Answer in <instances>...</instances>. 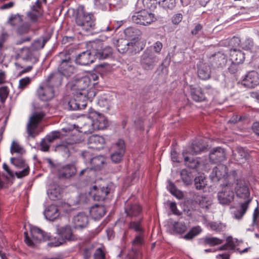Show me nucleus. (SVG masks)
Here are the masks:
<instances>
[{"label": "nucleus", "instance_id": "obj_54", "mask_svg": "<svg viewBox=\"0 0 259 259\" xmlns=\"http://www.w3.org/2000/svg\"><path fill=\"white\" fill-rule=\"evenodd\" d=\"M109 0H95V5L98 9L105 11L107 9Z\"/></svg>", "mask_w": 259, "mask_h": 259}, {"label": "nucleus", "instance_id": "obj_6", "mask_svg": "<svg viewBox=\"0 0 259 259\" xmlns=\"http://www.w3.org/2000/svg\"><path fill=\"white\" fill-rule=\"evenodd\" d=\"M57 236L55 237L57 239L48 243L50 247L59 246L67 241H74L76 240V236L73 234L71 227L66 225L63 227L58 226L56 229Z\"/></svg>", "mask_w": 259, "mask_h": 259}, {"label": "nucleus", "instance_id": "obj_16", "mask_svg": "<svg viewBox=\"0 0 259 259\" xmlns=\"http://www.w3.org/2000/svg\"><path fill=\"white\" fill-rule=\"evenodd\" d=\"M230 175L231 174L228 175L227 166L224 164H220L213 169L210 174V177L212 181H219L222 179L226 180L227 177H229L230 179H232V177L230 178Z\"/></svg>", "mask_w": 259, "mask_h": 259}, {"label": "nucleus", "instance_id": "obj_27", "mask_svg": "<svg viewBox=\"0 0 259 259\" xmlns=\"http://www.w3.org/2000/svg\"><path fill=\"white\" fill-rule=\"evenodd\" d=\"M60 213L56 205L51 204L48 206L45 211L47 219L53 221L59 216Z\"/></svg>", "mask_w": 259, "mask_h": 259}, {"label": "nucleus", "instance_id": "obj_43", "mask_svg": "<svg viewBox=\"0 0 259 259\" xmlns=\"http://www.w3.org/2000/svg\"><path fill=\"white\" fill-rule=\"evenodd\" d=\"M174 231L177 234H182L187 230V227L184 222H175L173 224Z\"/></svg>", "mask_w": 259, "mask_h": 259}, {"label": "nucleus", "instance_id": "obj_7", "mask_svg": "<svg viewBox=\"0 0 259 259\" xmlns=\"http://www.w3.org/2000/svg\"><path fill=\"white\" fill-rule=\"evenodd\" d=\"M31 237L27 232H24L25 243L29 247H34L35 245L42 240L50 239V236L46 232L36 227H32L30 230Z\"/></svg>", "mask_w": 259, "mask_h": 259}, {"label": "nucleus", "instance_id": "obj_3", "mask_svg": "<svg viewBox=\"0 0 259 259\" xmlns=\"http://www.w3.org/2000/svg\"><path fill=\"white\" fill-rule=\"evenodd\" d=\"M90 80L88 77H84L78 80L72 88V94L74 96H76L79 100L84 101L89 100L92 101L96 95V93L93 90H90ZM84 105L85 103L82 104Z\"/></svg>", "mask_w": 259, "mask_h": 259}, {"label": "nucleus", "instance_id": "obj_44", "mask_svg": "<svg viewBox=\"0 0 259 259\" xmlns=\"http://www.w3.org/2000/svg\"><path fill=\"white\" fill-rule=\"evenodd\" d=\"M48 40V38L44 37L36 39L32 44L31 47L33 49L36 50L42 49L44 48Z\"/></svg>", "mask_w": 259, "mask_h": 259}, {"label": "nucleus", "instance_id": "obj_14", "mask_svg": "<svg viewBox=\"0 0 259 259\" xmlns=\"http://www.w3.org/2000/svg\"><path fill=\"white\" fill-rule=\"evenodd\" d=\"M225 185L223 190L218 193V198L220 203L229 204L234 200V194L230 188V183L226 184Z\"/></svg>", "mask_w": 259, "mask_h": 259}, {"label": "nucleus", "instance_id": "obj_39", "mask_svg": "<svg viewBox=\"0 0 259 259\" xmlns=\"http://www.w3.org/2000/svg\"><path fill=\"white\" fill-rule=\"evenodd\" d=\"M141 221H131L128 224L129 229L133 230L139 234H143L144 232V229L143 228Z\"/></svg>", "mask_w": 259, "mask_h": 259}, {"label": "nucleus", "instance_id": "obj_49", "mask_svg": "<svg viewBox=\"0 0 259 259\" xmlns=\"http://www.w3.org/2000/svg\"><path fill=\"white\" fill-rule=\"evenodd\" d=\"M10 150L12 154L17 153L22 155L25 152L24 149L17 142L15 141H13L11 144Z\"/></svg>", "mask_w": 259, "mask_h": 259}, {"label": "nucleus", "instance_id": "obj_38", "mask_svg": "<svg viewBox=\"0 0 259 259\" xmlns=\"http://www.w3.org/2000/svg\"><path fill=\"white\" fill-rule=\"evenodd\" d=\"M181 179L186 185H190L192 183L193 177L192 174L186 169H183L180 173Z\"/></svg>", "mask_w": 259, "mask_h": 259}, {"label": "nucleus", "instance_id": "obj_48", "mask_svg": "<svg viewBox=\"0 0 259 259\" xmlns=\"http://www.w3.org/2000/svg\"><path fill=\"white\" fill-rule=\"evenodd\" d=\"M158 3L163 8L170 10L173 9L176 5V0H160Z\"/></svg>", "mask_w": 259, "mask_h": 259}, {"label": "nucleus", "instance_id": "obj_35", "mask_svg": "<svg viewBox=\"0 0 259 259\" xmlns=\"http://www.w3.org/2000/svg\"><path fill=\"white\" fill-rule=\"evenodd\" d=\"M130 43L126 39H120L117 41V49L120 53L127 51Z\"/></svg>", "mask_w": 259, "mask_h": 259}, {"label": "nucleus", "instance_id": "obj_58", "mask_svg": "<svg viewBox=\"0 0 259 259\" xmlns=\"http://www.w3.org/2000/svg\"><path fill=\"white\" fill-rule=\"evenodd\" d=\"M31 82V79L29 77H25L21 79L19 81V88L25 89Z\"/></svg>", "mask_w": 259, "mask_h": 259}, {"label": "nucleus", "instance_id": "obj_61", "mask_svg": "<svg viewBox=\"0 0 259 259\" xmlns=\"http://www.w3.org/2000/svg\"><path fill=\"white\" fill-rule=\"evenodd\" d=\"M8 90L6 87H3L0 88V98L2 102H4L8 95Z\"/></svg>", "mask_w": 259, "mask_h": 259}, {"label": "nucleus", "instance_id": "obj_56", "mask_svg": "<svg viewBox=\"0 0 259 259\" xmlns=\"http://www.w3.org/2000/svg\"><path fill=\"white\" fill-rule=\"evenodd\" d=\"M40 15V12L35 9H33L27 14L28 18L33 22H36Z\"/></svg>", "mask_w": 259, "mask_h": 259}, {"label": "nucleus", "instance_id": "obj_13", "mask_svg": "<svg viewBox=\"0 0 259 259\" xmlns=\"http://www.w3.org/2000/svg\"><path fill=\"white\" fill-rule=\"evenodd\" d=\"M37 93L38 98L44 101L51 100L55 96L54 88L46 82L39 87L37 90Z\"/></svg>", "mask_w": 259, "mask_h": 259}, {"label": "nucleus", "instance_id": "obj_19", "mask_svg": "<svg viewBox=\"0 0 259 259\" xmlns=\"http://www.w3.org/2000/svg\"><path fill=\"white\" fill-rule=\"evenodd\" d=\"M95 60L92 49L91 50L84 51L78 55L76 57L75 62L77 64L85 66L94 62Z\"/></svg>", "mask_w": 259, "mask_h": 259}, {"label": "nucleus", "instance_id": "obj_59", "mask_svg": "<svg viewBox=\"0 0 259 259\" xmlns=\"http://www.w3.org/2000/svg\"><path fill=\"white\" fill-rule=\"evenodd\" d=\"M143 3L145 8L153 9L156 7L157 0H143Z\"/></svg>", "mask_w": 259, "mask_h": 259}, {"label": "nucleus", "instance_id": "obj_18", "mask_svg": "<svg viewBox=\"0 0 259 259\" xmlns=\"http://www.w3.org/2000/svg\"><path fill=\"white\" fill-rule=\"evenodd\" d=\"M76 172L77 169L74 164H67L59 168L58 177L59 178L69 179L73 177Z\"/></svg>", "mask_w": 259, "mask_h": 259}, {"label": "nucleus", "instance_id": "obj_50", "mask_svg": "<svg viewBox=\"0 0 259 259\" xmlns=\"http://www.w3.org/2000/svg\"><path fill=\"white\" fill-rule=\"evenodd\" d=\"M10 160L13 164L18 168H22L27 165L25 163V160L21 156L18 157H12Z\"/></svg>", "mask_w": 259, "mask_h": 259}, {"label": "nucleus", "instance_id": "obj_51", "mask_svg": "<svg viewBox=\"0 0 259 259\" xmlns=\"http://www.w3.org/2000/svg\"><path fill=\"white\" fill-rule=\"evenodd\" d=\"M137 30L130 27L126 28L124 31L125 37L128 39H134L137 35Z\"/></svg>", "mask_w": 259, "mask_h": 259}, {"label": "nucleus", "instance_id": "obj_47", "mask_svg": "<svg viewBox=\"0 0 259 259\" xmlns=\"http://www.w3.org/2000/svg\"><path fill=\"white\" fill-rule=\"evenodd\" d=\"M209 226L212 230L217 232L224 231L226 228V225L221 222H211Z\"/></svg>", "mask_w": 259, "mask_h": 259}, {"label": "nucleus", "instance_id": "obj_53", "mask_svg": "<svg viewBox=\"0 0 259 259\" xmlns=\"http://www.w3.org/2000/svg\"><path fill=\"white\" fill-rule=\"evenodd\" d=\"M22 18L19 15H12L9 20V23L13 26H19L22 23Z\"/></svg>", "mask_w": 259, "mask_h": 259}, {"label": "nucleus", "instance_id": "obj_33", "mask_svg": "<svg viewBox=\"0 0 259 259\" xmlns=\"http://www.w3.org/2000/svg\"><path fill=\"white\" fill-rule=\"evenodd\" d=\"M104 163V159L103 156H98L92 158L91 159L90 163L92 165V168H93L95 170H99L101 169Z\"/></svg>", "mask_w": 259, "mask_h": 259}, {"label": "nucleus", "instance_id": "obj_20", "mask_svg": "<svg viewBox=\"0 0 259 259\" xmlns=\"http://www.w3.org/2000/svg\"><path fill=\"white\" fill-rule=\"evenodd\" d=\"M211 65L214 67L222 68L225 67L227 63L228 58L226 55L218 52L212 55L210 58Z\"/></svg>", "mask_w": 259, "mask_h": 259}, {"label": "nucleus", "instance_id": "obj_23", "mask_svg": "<svg viewBox=\"0 0 259 259\" xmlns=\"http://www.w3.org/2000/svg\"><path fill=\"white\" fill-rule=\"evenodd\" d=\"M190 94L192 99L195 102H200L205 100V96L199 87H195L190 85Z\"/></svg>", "mask_w": 259, "mask_h": 259}, {"label": "nucleus", "instance_id": "obj_10", "mask_svg": "<svg viewBox=\"0 0 259 259\" xmlns=\"http://www.w3.org/2000/svg\"><path fill=\"white\" fill-rule=\"evenodd\" d=\"M158 61V58L156 55L148 50L145 51L141 57V65L145 70L153 69Z\"/></svg>", "mask_w": 259, "mask_h": 259}, {"label": "nucleus", "instance_id": "obj_22", "mask_svg": "<svg viewBox=\"0 0 259 259\" xmlns=\"http://www.w3.org/2000/svg\"><path fill=\"white\" fill-rule=\"evenodd\" d=\"M209 159L214 163L225 160L226 154L224 149L220 147L213 148L210 152Z\"/></svg>", "mask_w": 259, "mask_h": 259}, {"label": "nucleus", "instance_id": "obj_9", "mask_svg": "<svg viewBox=\"0 0 259 259\" xmlns=\"http://www.w3.org/2000/svg\"><path fill=\"white\" fill-rule=\"evenodd\" d=\"M133 22L142 25H148L155 22L157 19L155 15L147 10H143L135 12L132 16Z\"/></svg>", "mask_w": 259, "mask_h": 259}, {"label": "nucleus", "instance_id": "obj_41", "mask_svg": "<svg viewBox=\"0 0 259 259\" xmlns=\"http://www.w3.org/2000/svg\"><path fill=\"white\" fill-rule=\"evenodd\" d=\"M167 189L169 192L177 198L181 199L183 197V194L182 192L178 190L172 182L170 181L168 182Z\"/></svg>", "mask_w": 259, "mask_h": 259}, {"label": "nucleus", "instance_id": "obj_1", "mask_svg": "<svg viewBox=\"0 0 259 259\" xmlns=\"http://www.w3.org/2000/svg\"><path fill=\"white\" fill-rule=\"evenodd\" d=\"M229 177L230 178L232 177L234 181V189L236 196L241 198H247L245 201L240 204L239 208L234 212V218L240 220L246 212L251 201V199L249 198L250 190L248 183L245 180L241 173L236 170L232 171Z\"/></svg>", "mask_w": 259, "mask_h": 259}, {"label": "nucleus", "instance_id": "obj_31", "mask_svg": "<svg viewBox=\"0 0 259 259\" xmlns=\"http://www.w3.org/2000/svg\"><path fill=\"white\" fill-rule=\"evenodd\" d=\"M75 98L73 99L70 100L68 102V106L70 110H77L78 109H81L82 108L81 106L83 107V108H84L87 106V101H84V103H85L84 105H82V104H83V101L80 100L79 101L77 99L76 96H74Z\"/></svg>", "mask_w": 259, "mask_h": 259}, {"label": "nucleus", "instance_id": "obj_37", "mask_svg": "<svg viewBox=\"0 0 259 259\" xmlns=\"http://www.w3.org/2000/svg\"><path fill=\"white\" fill-rule=\"evenodd\" d=\"M198 76L202 80H207L210 77V71L208 67H201L198 69Z\"/></svg>", "mask_w": 259, "mask_h": 259}, {"label": "nucleus", "instance_id": "obj_8", "mask_svg": "<svg viewBox=\"0 0 259 259\" xmlns=\"http://www.w3.org/2000/svg\"><path fill=\"white\" fill-rule=\"evenodd\" d=\"M91 47L92 54L95 56V59H105L111 57L112 55V48L109 46H104L103 42L100 40L92 42Z\"/></svg>", "mask_w": 259, "mask_h": 259}, {"label": "nucleus", "instance_id": "obj_42", "mask_svg": "<svg viewBox=\"0 0 259 259\" xmlns=\"http://www.w3.org/2000/svg\"><path fill=\"white\" fill-rule=\"evenodd\" d=\"M234 155L235 158L237 161L243 159H247L249 157L247 151L242 147L237 148Z\"/></svg>", "mask_w": 259, "mask_h": 259}, {"label": "nucleus", "instance_id": "obj_29", "mask_svg": "<svg viewBox=\"0 0 259 259\" xmlns=\"http://www.w3.org/2000/svg\"><path fill=\"white\" fill-rule=\"evenodd\" d=\"M60 75L61 74L58 71L52 73L48 77L45 82L49 84L50 85H52L53 88L54 86L60 85L62 82V78Z\"/></svg>", "mask_w": 259, "mask_h": 259}, {"label": "nucleus", "instance_id": "obj_25", "mask_svg": "<svg viewBox=\"0 0 259 259\" xmlns=\"http://www.w3.org/2000/svg\"><path fill=\"white\" fill-rule=\"evenodd\" d=\"M89 218L84 212H80L73 218V223L76 228H84L88 224Z\"/></svg>", "mask_w": 259, "mask_h": 259}, {"label": "nucleus", "instance_id": "obj_64", "mask_svg": "<svg viewBox=\"0 0 259 259\" xmlns=\"http://www.w3.org/2000/svg\"><path fill=\"white\" fill-rule=\"evenodd\" d=\"M50 198L52 200H56L60 197L59 190L54 189L52 190L49 194Z\"/></svg>", "mask_w": 259, "mask_h": 259}, {"label": "nucleus", "instance_id": "obj_24", "mask_svg": "<svg viewBox=\"0 0 259 259\" xmlns=\"http://www.w3.org/2000/svg\"><path fill=\"white\" fill-rule=\"evenodd\" d=\"M106 208L102 205L95 204L92 206L90 210V213L94 220H99L102 218L106 213Z\"/></svg>", "mask_w": 259, "mask_h": 259}, {"label": "nucleus", "instance_id": "obj_55", "mask_svg": "<svg viewBox=\"0 0 259 259\" xmlns=\"http://www.w3.org/2000/svg\"><path fill=\"white\" fill-rule=\"evenodd\" d=\"M60 137L61 134L59 132L54 131L46 136V140L49 143H51L53 142L55 140L60 138Z\"/></svg>", "mask_w": 259, "mask_h": 259}, {"label": "nucleus", "instance_id": "obj_40", "mask_svg": "<svg viewBox=\"0 0 259 259\" xmlns=\"http://www.w3.org/2000/svg\"><path fill=\"white\" fill-rule=\"evenodd\" d=\"M195 201L198 203L202 208H208L211 204V202L205 195H197L195 198Z\"/></svg>", "mask_w": 259, "mask_h": 259}, {"label": "nucleus", "instance_id": "obj_2", "mask_svg": "<svg viewBox=\"0 0 259 259\" xmlns=\"http://www.w3.org/2000/svg\"><path fill=\"white\" fill-rule=\"evenodd\" d=\"M75 22L79 33L91 32L96 28V18L93 13L87 12L84 7L80 6L75 14Z\"/></svg>", "mask_w": 259, "mask_h": 259}, {"label": "nucleus", "instance_id": "obj_34", "mask_svg": "<svg viewBox=\"0 0 259 259\" xmlns=\"http://www.w3.org/2000/svg\"><path fill=\"white\" fill-rule=\"evenodd\" d=\"M203 243L204 245H208L210 246H214L221 244L223 243V240L217 237H205L202 239Z\"/></svg>", "mask_w": 259, "mask_h": 259}, {"label": "nucleus", "instance_id": "obj_4", "mask_svg": "<svg viewBox=\"0 0 259 259\" xmlns=\"http://www.w3.org/2000/svg\"><path fill=\"white\" fill-rule=\"evenodd\" d=\"M206 149V145L202 140L194 141L189 148V150H185L182 155L185 164L190 168H196L200 164L198 157L193 158L194 154H198Z\"/></svg>", "mask_w": 259, "mask_h": 259}, {"label": "nucleus", "instance_id": "obj_63", "mask_svg": "<svg viewBox=\"0 0 259 259\" xmlns=\"http://www.w3.org/2000/svg\"><path fill=\"white\" fill-rule=\"evenodd\" d=\"M95 259H105V253L101 248H98L96 250L94 254Z\"/></svg>", "mask_w": 259, "mask_h": 259}, {"label": "nucleus", "instance_id": "obj_45", "mask_svg": "<svg viewBox=\"0 0 259 259\" xmlns=\"http://www.w3.org/2000/svg\"><path fill=\"white\" fill-rule=\"evenodd\" d=\"M194 185L197 190L203 189L206 185V180L204 176H200L194 179Z\"/></svg>", "mask_w": 259, "mask_h": 259}, {"label": "nucleus", "instance_id": "obj_36", "mask_svg": "<svg viewBox=\"0 0 259 259\" xmlns=\"http://www.w3.org/2000/svg\"><path fill=\"white\" fill-rule=\"evenodd\" d=\"M98 104L101 107L108 110L111 106V101L110 97L106 95L100 97L98 99Z\"/></svg>", "mask_w": 259, "mask_h": 259}, {"label": "nucleus", "instance_id": "obj_28", "mask_svg": "<svg viewBox=\"0 0 259 259\" xmlns=\"http://www.w3.org/2000/svg\"><path fill=\"white\" fill-rule=\"evenodd\" d=\"M202 231L203 229L201 226L199 225L194 226L183 237V238L186 240H192L195 237L200 234Z\"/></svg>", "mask_w": 259, "mask_h": 259}, {"label": "nucleus", "instance_id": "obj_60", "mask_svg": "<svg viewBox=\"0 0 259 259\" xmlns=\"http://www.w3.org/2000/svg\"><path fill=\"white\" fill-rule=\"evenodd\" d=\"M93 248L91 246L83 248L82 254L84 259H89L92 255Z\"/></svg>", "mask_w": 259, "mask_h": 259}, {"label": "nucleus", "instance_id": "obj_32", "mask_svg": "<svg viewBox=\"0 0 259 259\" xmlns=\"http://www.w3.org/2000/svg\"><path fill=\"white\" fill-rule=\"evenodd\" d=\"M96 170L92 167H87L81 170L78 174L79 177L82 178L83 176L86 178L87 180H91L94 178L96 175Z\"/></svg>", "mask_w": 259, "mask_h": 259}, {"label": "nucleus", "instance_id": "obj_15", "mask_svg": "<svg viewBox=\"0 0 259 259\" xmlns=\"http://www.w3.org/2000/svg\"><path fill=\"white\" fill-rule=\"evenodd\" d=\"M125 152V145L123 140L119 139L114 147V151L111 155V160L116 163L122 159Z\"/></svg>", "mask_w": 259, "mask_h": 259}, {"label": "nucleus", "instance_id": "obj_52", "mask_svg": "<svg viewBox=\"0 0 259 259\" xmlns=\"http://www.w3.org/2000/svg\"><path fill=\"white\" fill-rule=\"evenodd\" d=\"M20 57L25 60H31L32 57V53L28 48L22 49L20 54Z\"/></svg>", "mask_w": 259, "mask_h": 259}, {"label": "nucleus", "instance_id": "obj_11", "mask_svg": "<svg viewBox=\"0 0 259 259\" xmlns=\"http://www.w3.org/2000/svg\"><path fill=\"white\" fill-rule=\"evenodd\" d=\"M90 115L94 118L92 126L93 128L89 132L92 133L93 131L96 130H103L108 125V120L107 118L102 114L97 111L91 112Z\"/></svg>", "mask_w": 259, "mask_h": 259}, {"label": "nucleus", "instance_id": "obj_57", "mask_svg": "<svg viewBox=\"0 0 259 259\" xmlns=\"http://www.w3.org/2000/svg\"><path fill=\"white\" fill-rule=\"evenodd\" d=\"M24 168L21 171H17L15 172V175L18 178H22L26 176H28L29 174L30 168L29 166L26 165L25 166L23 167Z\"/></svg>", "mask_w": 259, "mask_h": 259}, {"label": "nucleus", "instance_id": "obj_5", "mask_svg": "<svg viewBox=\"0 0 259 259\" xmlns=\"http://www.w3.org/2000/svg\"><path fill=\"white\" fill-rule=\"evenodd\" d=\"M60 60L58 66V71L61 75L68 78L76 72V68L71 58L69 50H65L59 54Z\"/></svg>", "mask_w": 259, "mask_h": 259}, {"label": "nucleus", "instance_id": "obj_62", "mask_svg": "<svg viewBox=\"0 0 259 259\" xmlns=\"http://www.w3.org/2000/svg\"><path fill=\"white\" fill-rule=\"evenodd\" d=\"M253 47V41L250 39H246L242 44V48L246 50H251Z\"/></svg>", "mask_w": 259, "mask_h": 259}, {"label": "nucleus", "instance_id": "obj_30", "mask_svg": "<svg viewBox=\"0 0 259 259\" xmlns=\"http://www.w3.org/2000/svg\"><path fill=\"white\" fill-rule=\"evenodd\" d=\"M231 59L233 62L239 64L243 63L245 59L244 53L240 51L234 50L231 52Z\"/></svg>", "mask_w": 259, "mask_h": 259}, {"label": "nucleus", "instance_id": "obj_12", "mask_svg": "<svg viewBox=\"0 0 259 259\" xmlns=\"http://www.w3.org/2000/svg\"><path fill=\"white\" fill-rule=\"evenodd\" d=\"M111 192V187L109 185L101 188L94 186L91 188L90 194L95 201H104Z\"/></svg>", "mask_w": 259, "mask_h": 259}, {"label": "nucleus", "instance_id": "obj_26", "mask_svg": "<svg viewBox=\"0 0 259 259\" xmlns=\"http://www.w3.org/2000/svg\"><path fill=\"white\" fill-rule=\"evenodd\" d=\"M124 210L128 217H137L141 213L142 207L138 204H127Z\"/></svg>", "mask_w": 259, "mask_h": 259}, {"label": "nucleus", "instance_id": "obj_46", "mask_svg": "<svg viewBox=\"0 0 259 259\" xmlns=\"http://www.w3.org/2000/svg\"><path fill=\"white\" fill-rule=\"evenodd\" d=\"M44 116L45 114L42 112L36 113L31 116L29 123L33 126L37 127L38 123L42 119Z\"/></svg>", "mask_w": 259, "mask_h": 259}, {"label": "nucleus", "instance_id": "obj_17", "mask_svg": "<svg viewBox=\"0 0 259 259\" xmlns=\"http://www.w3.org/2000/svg\"><path fill=\"white\" fill-rule=\"evenodd\" d=\"M241 84L248 88H254L259 85V78L257 72L255 71L248 72L242 80Z\"/></svg>", "mask_w": 259, "mask_h": 259}, {"label": "nucleus", "instance_id": "obj_21", "mask_svg": "<svg viewBox=\"0 0 259 259\" xmlns=\"http://www.w3.org/2000/svg\"><path fill=\"white\" fill-rule=\"evenodd\" d=\"M105 140L102 136L98 135H93L88 139L89 148L99 150L104 147Z\"/></svg>", "mask_w": 259, "mask_h": 259}]
</instances>
